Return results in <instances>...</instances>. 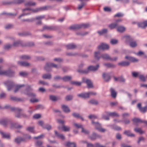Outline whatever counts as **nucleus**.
Here are the masks:
<instances>
[{"mask_svg":"<svg viewBox=\"0 0 147 147\" xmlns=\"http://www.w3.org/2000/svg\"><path fill=\"white\" fill-rule=\"evenodd\" d=\"M108 31V30L107 29L104 28L101 30L98 31L97 32L100 35H101L103 34L107 33Z\"/></svg>","mask_w":147,"mask_h":147,"instance_id":"obj_42","label":"nucleus"},{"mask_svg":"<svg viewBox=\"0 0 147 147\" xmlns=\"http://www.w3.org/2000/svg\"><path fill=\"white\" fill-rule=\"evenodd\" d=\"M65 146L67 147H77L76 144L75 142L69 141L66 142Z\"/></svg>","mask_w":147,"mask_h":147,"instance_id":"obj_30","label":"nucleus"},{"mask_svg":"<svg viewBox=\"0 0 147 147\" xmlns=\"http://www.w3.org/2000/svg\"><path fill=\"white\" fill-rule=\"evenodd\" d=\"M134 131L140 134H142L144 133V131H142L140 128H135L134 129Z\"/></svg>","mask_w":147,"mask_h":147,"instance_id":"obj_55","label":"nucleus"},{"mask_svg":"<svg viewBox=\"0 0 147 147\" xmlns=\"http://www.w3.org/2000/svg\"><path fill=\"white\" fill-rule=\"evenodd\" d=\"M94 58L97 60H99L101 57L100 53L99 51H95L94 52Z\"/></svg>","mask_w":147,"mask_h":147,"instance_id":"obj_34","label":"nucleus"},{"mask_svg":"<svg viewBox=\"0 0 147 147\" xmlns=\"http://www.w3.org/2000/svg\"><path fill=\"white\" fill-rule=\"evenodd\" d=\"M18 35L20 36H27L31 35V34L29 32H25L21 33H19Z\"/></svg>","mask_w":147,"mask_h":147,"instance_id":"obj_41","label":"nucleus"},{"mask_svg":"<svg viewBox=\"0 0 147 147\" xmlns=\"http://www.w3.org/2000/svg\"><path fill=\"white\" fill-rule=\"evenodd\" d=\"M125 59L128 60L132 62H136L138 61L139 60L133 57L129 56H126L125 57Z\"/></svg>","mask_w":147,"mask_h":147,"instance_id":"obj_25","label":"nucleus"},{"mask_svg":"<svg viewBox=\"0 0 147 147\" xmlns=\"http://www.w3.org/2000/svg\"><path fill=\"white\" fill-rule=\"evenodd\" d=\"M70 84L71 85H74L77 86H80L81 85L82 82L76 81H71L70 82Z\"/></svg>","mask_w":147,"mask_h":147,"instance_id":"obj_54","label":"nucleus"},{"mask_svg":"<svg viewBox=\"0 0 147 147\" xmlns=\"http://www.w3.org/2000/svg\"><path fill=\"white\" fill-rule=\"evenodd\" d=\"M90 26L89 24L82 23L81 24H75L69 27V29L71 30H80L83 28H86Z\"/></svg>","mask_w":147,"mask_h":147,"instance_id":"obj_1","label":"nucleus"},{"mask_svg":"<svg viewBox=\"0 0 147 147\" xmlns=\"http://www.w3.org/2000/svg\"><path fill=\"white\" fill-rule=\"evenodd\" d=\"M26 130L34 134L35 133L34 130V127H29L26 129Z\"/></svg>","mask_w":147,"mask_h":147,"instance_id":"obj_53","label":"nucleus"},{"mask_svg":"<svg viewBox=\"0 0 147 147\" xmlns=\"http://www.w3.org/2000/svg\"><path fill=\"white\" fill-rule=\"evenodd\" d=\"M77 96L80 98L86 99L89 98V94L88 93V92L87 93L82 92L80 94H78Z\"/></svg>","mask_w":147,"mask_h":147,"instance_id":"obj_24","label":"nucleus"},{"mask_svg":"<svg viewBox=\"0 0 147 147\" xmlns=\"http://www.w3.org/2000/svg\"><path fill=\"white\" fill-rule=\"evenodd\" d=\"M4 109H9L11 111H15L16 112H18L19 111H20L21 110L20 109H18V108L16 107H11L10 105H7L5 106V107H3Z\"/></svg>","mask_w":147,"mask_h":147,"instance_id":"obj_18","label":"nucleus"},{"mask_svg":"<svg viewBox=\"0 0 147 147\" xmlns=\"http://www.w3.org/2000/svg\"><path fill=\"white\" fill-rule=\"evenodd\" d=\"M61 128L62 130L64 131H69L70 130V128L69 127L64 125H62Z\"/></svg>","mask_w":147,"mask_h":147,"instance_id":"obj_50","label":"nucleus"},{"mask_svg":"<svg viewBox=\"0 0 147 147\" xmlns=\"http://www.w3.org/2000/svg\"><path fill=\"white\" fill-rule=\"evenodd\" d=\"M35 46V44L33 42H28L24 44V47H33Z\"/></svg>","mask_w":147,"mask_h":147,"instance_id":"obj_38","label":"nucleus"},{"mask_svg":"<svg viewBox=\"0 0 147 147\" xmlns=\"http://www.w3.org/2000/svg\"><path fill=\"white\" fill-rule=\"evenodd\" d=\"M42 77L43 79H51L52 77V76L51 74H44L42 75Z\"/></svg>","mask_w":147,"mask_h":147,"instance_id":"obj_44","label":"nucleus"},{"mask_svg":"<svg viewBox=\"0 0 147 147\" xmlns=\"http://www.w3.org/2000/svg\"><path fill=\"white\" fill-rule=\"evenodd\" d=\"M18 109H20L21 110L18 112H16L15 111H14L13 112L16 113H18L17 114L15 115V117L17 118H20L21 116V113H20V112L22 111V109H21L18 108Z\"/></svg>","mask_w":147,"mask_h":147,"instance_id":"obj_49","label":"nucleus"},{"mask_svg":"<svg viewBox=\"0 0 147 147\" xmlns=\"http://www.w3.org/2000/svg\"><path fill=\"white\" fill-rule=\"evenodd\" d=\"M54 132L55 135L57 137H58L62 140H64L65 139V137L63 134H60L56 131H55Z\"/></svg>","mask_w":147,"mask_h":147,"instance_id":"obj_39","label":"nucleus"},{"mask_svg":"<svg viewBox=\"0 0 147 147\" xmlns=\"http://www.w3.org/2000/svg\"><path fill=\"white\" fill-rule=\"evenodd\" d=\"M31 73L34 75H37L39 74L37 69L35 68L32 69Z\"/></svg>","mask_w":147,"mask_h":147,"instance_id":"obj_57","label":"nucleus"},{"mask_svg":"<svg viewBox=\"0 0 147 147\" xmlns=\"http://www.w3.org/2000/svg\"><path fill=\"white\" fill-rule=\"evenodd\" d=\"M35 144L36 146L40 147L42 144V142L41 141L38 140L35 142Z\"/></svg>","mask_w":147,"mask_h":147,"instance_id":"obj_59","label":"nucleus"},{"mask_svg":"<svg viewBox=\"0 0 147 147\" xmlns=\"http://www.w3.org/2000/svg\"><path fill=\"white\" fill-rule=\"evenodd\" d=\"M8 125H9V128L11 129L14 128H20L22 127L21 125L18 124L16 122H13L10 120H9Z\"/></svg>","mask_w":147,"mask_h":147,"instance_id":"obj_8","label":"nucleus"},{"mask_svg":"<svg viewBox=\"0 0 147 147\" xmlns=\"http://www.w3.org/2000/svg\"><path fill=\"white\" fill-rule=\"evenodd\" d=\"M36 61H44L45 60V59L41 56H36L35 57Z\"/></svg>","mask_w":147,"mask_h":147,"instance_id":"obj_62","label":"nucleus"},{"mask_svg":"<svg viewBox=\"0 0 147 147\" xmlns=\"http://www.w3.org/2000/svg\"><path fill=\"white\" fill-rule=\"evenodd\" d=\"M112 129L117 131H119L121 130V128L116 125H113L111 126Z\"/></svg>","mask_w":147,"mask_h":147,"instance_id":"obj_56","label":"nucleus"},{"mask_svg":"<svg viewBox=\"0 0 147 147\" xmlns=\"http://www.w3.org/2000/svg\"><path fill=\"white\" fill-rule=\"evenodd\" d=\"M102 138V136L100 134L94 132H93L91 135H89L88 136V138L92 141H94L97 139H100Z\"/></svg>","mask_w":147,"mask_h":147,"instance_id":"obj_9","label":"nucleus"},{"mask_svg":"<svg viewBox=\"0 0 147 147\" xmlns=\"http://www.w3.org/2000/svg\"><path fill=\"white\" fill-rule=\"evenodd\" d=\"M49 99L54 102L58 100H61V98L60 96H56L53 95H50L49 96Z\"/></svg>","mask_w":147,"mask_h":147,"instance_id":"obj_23","label":"nucleus"},{"mask_svg":"<svg viewBox=\"0 0 147 147\" xmlns=\"http://www.w3.org/2000/svg\"><path fill=\"white\" fill-rule=\"evenodd\" d=\"M32 90V89L31 87V86L30 85H28L23 93L28 96L35 97L36 96V94L30 92Z\"/></svg>","mask_w":147,"mask_h":147,"instance_id":"obj_4","label":"nucleus"},{"mask_svg":"<svg viewBox=\"0 0 147 147\" xmlns=\"http://www.w3.org/2000/svg\"><path fill=\"white\" fill-rule=\"evenodd\" d=\"M99 67L100 66L99 64H97L95 66L93 65H90L87 68L88 70V73L90 71H97Z\"/></svg>","mask_w":147,"mask_h":147,"instance_id":"obj_15","label":"nucleus"},{"mask_svg":"<svg viewBox=\"0 0 147 147\" xmlns=\"http://www.w3.org/2000/svg\"><path fill=\"white\" fill-rule=\"evenodd\" d=\"M81 4L78 5L77 9L79 10H81L86 4V1L81 2Z\"/></svg>","mask_w":147,"mask_h":147,"instance_id":"obj_48","label":"nucleus"},{"mask_svg":"<svg viewBox=\"0 0 147 147\" xmlns=\"http://www.w3.org/2000/svg\"><path fill=\"white\" fill-rule=\"evenodd\" d=\"M77 55L82 58H86L88 57V55L83 53H77Z\"/></svg>","mask_w":147,"mask_h":147,"instance_id":"obj_63","label":"nucleus"},{"mask_svg":"<svg viewBox=\"0 0 147 147\" xmlns=\"http://www.w3.org/2000/svg\"><path fill=\"white\" fill-rule=\"evenodd\" d=\"M14 141L18 144H20L22 142H25L24 139L21 137H18L16 138Z\"/></svg>","mask_w":147,"mask_h":147,"instance_id":"obj_32","label":"nucleus"},{"mask_svg":"<svg viewBox=\"0 0 147 147\" xmlns=\"http://www.w3.org/2000/svg\"><path fill=\"white\" fill-rule=\"evenodd\" d=\"M82 82L86 83L87 85L88 88H92L93 85L91 80L86 78H82Z\"/></svg>","mask_w":147,"mask_h":147,"instance_id":"obj_10","label":"nucleus"},{"mask_svg":"<svg viewBox=\"0 0 147 147\" xmlns=\"http://www.w3.org/2000/svg\"><path fill=\"white\" fill-rule=\"evenodd\" d=\"M73 98V96L72 95L69 94L67 95L65 97V100L66 101H68L72 100Z\"/></svg>","mask_w":147,"mask_h":147,"instance_id":"obj_47","label":"nucleus"},{"mask_svg":"<svg viewBox=\"0 0 147 147\" xmlns=\"http://www.w3.org/2000/svg\"><path fill=\"white\" fill-rule=\"evenodd\" d=\"M110 91L111 92V97L114 98H115L117 96V93L115 89L111 87L110 88Z\"/></svg>","mask_w":147,"mask_h":147,"instance_id":"obj_28","label":"nucleus"},{"mask_svg":"<svg viewBox=\"0 0 147 147\" xmlns=\"http://www.w3.org/2000/svg\"><path fill=\"white\" fill-rule=\"evenodd\" d=\"M4 84L7 86L8 90H10L13 86L14 85L13 82L10 81H7L4 82Z\"/></svg>","mask_w":147,"mask_h":147,"instance_id":"obj_14","label":"nucleus"},{"mask_svg":"<svg viewBox=\"0 0 147 147\" xmlns=\"http://www.w3.org/2000/svg\"><path fill=\"white\" fill-rule=\"evenodd\" d=\"M101 58L104 60H110L111 61H116L117 59V57H115L114 58L111 57L107 53H104L101 55Z\"/></svg>","mask_w":147,"mask_h":147,"instance_id":"obj_6","label":"nucleus"},{"mask_svg":"<svg viewBox=\"0 0 147 147\" xmlns=\"http://www.w3.org/2000/svg\"><path fill=\"white\" fill-rule=\"evenodd\" d=\"M97 49L99 50H108L109 49V46L105 43H102L98 46L97 47Z\"/></svg>","mask_w":147,"mask_h":147,"instance_id":"obj_11","label":"nucleus"},{"mask_svg":"<svg viewBox=\"0 0 147 147\" xmlns=\"http://www.w3.org/2000/svg\"><path fill=\"white\" fill-rule=\"evenodd\" d=\"M91 122L94 125L95 129L98 130L99 132L104 133L107 130L106 129L102 127L101 124L98 122H95L93 120H92Z\"/></svg>","mask_w":147,"mask_h":147,"instance_id":"obj_3","label":"nucleus"},{"mask_svg":"<svg viewBox=\"0 0 147 147\" xmlns=\"http://www.w3.org/2000/svg\"><path fill=\"white\" fill-rule=\"evenodd\" d=\"M18 64L21 66L23 67H26L29 66L30 64L26 62L19 61L18 62Z\"/></svg>","mask_w":147,"mask_h":147,"instance_id":"obj_36","label":"nucleus"},{"mask_svg":"<svg viewBox=\"0 0 147 147\" xmlns=\"http://www.w3.org/2000/svg\"><path fill=\"white\" fill-rule=\"evenodd\" d=\"M24 86L25 85L24 84L19 85L16 86L14 90V92H16L20 88L22 87H24Z\"/></svg>","mask_w":147,"mask_h":147,"instance_id":"obj_61","label":"nucleus"},{"mask_svg":"<svg viewBox=\"0 0 147 147\" xmlns=\"http://www.w3.org/2000/svg\"><path fill=\"white\" fill-rule=\"evenodd\" d=\"M0 134L3 138L9 139L10 138V134L9 133L5 132L1 130H0Z\"/></svg>","mask_w":147,"mask_h":147,"instance_id":"obj_17","label":"nucleus"},{"mask_svg":"<svg viewBox=\"0 0 147 147\" xmlns=\"http://www.w3.org/2000/svg\"><path fill=\"white\" fill-rule=\"evenodd\" d=\"M1 67L0 66V75L8 77H12L14 76L15 72L9 68L5 71L1 70Z\"/></svg>","mask_w":147,"mask_h":147,"instance_id":"obj_2","label":"nucleus"},{"mask_svg":"<svg viewBox=\"0 0 147 147\" xmlns=\"http://www.w3.org/2000/svg\"><path fill=\"white\" fill-rule=\"evenodd\" d=\"M52 7L51 5L45 6L44 7L36 8V11H35L38 12L39 11L48 10L49 9H52Z\"/></svg>","mask_w":147,"mask_h":147,"instance_id":"obj_16","label":"nucleus"},{"mask_svg":"<svg viewBox=\"0 0 147 147\" xmlns=\"http://www.w3.org/2000/svg\"><path fill=\"white\" fill-rule=\"evenodd\" d=\"M123 134L128 137H134L135 136L134 134L132 133L130 130H125Z\"/></svg>","mask_w":147,"mask_h":147,"instance_id":"obj_29","label":"nucleus"},{"mask_svg":"<svg viewBox=\"0 0 147 147\" xmlns=\"http://www.w3.org/2000/svg\"><path fill=\"white\" fill-rule=\"evenodd\" d=\"M21 59L22 60L29 59H31L30 57L28 55H23L20 57Z\"/></svg>","mask_w":147,"mask_h":147,"instance_id":"obj_58","label":"nucleus"},{"mask_svg":"<svg viewBox=\"0 0 147 147\" xmlns=\"http://www.w3.org/2000/svg\"><path fill=\"white\" fill-rule=\"evenodd\" d=\"M123 38L125 39V42L126 44L129 43L132 41L134 39L133 38L131 37L130 36L128 35H125L122 37Z\"/></svg>","mask_w":147,"mask_h":147,"instance_id":"obj_12","label":"nucleus"},{"mask_svg":"<svg viewBox=\"0 0 147 147\" xmlns=\"http://www.w3.org/2000/svg\"><path fill=\"white\" fill-rule=\"evenodd\" d=\"M125 28L122 25H118L117 28V31L120 33L124 32L125 30Z\"/></svg>","mask_w":147,"mask_h":147,"instance_id":"obj_33","label":"nucleus"},{"mask_svg":"<svg viewBox=\"0 0 147 147\" xmlns=\"http://www.w3.org/2000/svg\"><path fill=\"white\" fill-rule=\"evenodd\" d=\"M45 30L51 31H57L59 30V28L57 26H47L45 25L43 27L42 30H40V31L42 32Z\"/></svg>","mask_w":147,"mask_h":147,"instance_id":"obj_7","label":"nucleus"},{"mask_svg":"<svg viewBox=\"0 0 147 147\" xmlns=\"http://www.w3.org/2000/svg\"><path fill=\"white\" fill-rule=\"evenodd\" d=\"M24 44L23 43V41L20 40H18L14 42L13 44H12L13 47H18L20 45L21 47H24Z\"/></svg>","mask_w":147,"mask_h":147,"instance_id":"obj_21","label":"nucleus"},{"mask_svg":"<svg viewBox=\"0 0 147 147\" xmlns=\"http://www.w3.org/2000/svg\"><path fill=\"white\" fill-rule=\"evenodd\" d=\"M118 65L122 67H127L130 65V62L128 61H122L118 63Z\"/></svg>","mask_w":147,"mask_h":147,"instance_id":"obj_26","label":"nucleus"},{"mask_svg":"<svg viewBox=\"0 0 147 147\" xmlns=\"http://www.w3.org/2000/svg\"><path fill=\"white\" fill-rule=\"evenodd\" d=\"M117 24L115 23V22L114 23H112L108 26V27L111 30H113L116 28H117Z\"/></svg>","mask_w":147,"mask_h":147,"instance_id":"obj_43","label":"nucleus"},{"mask_svg":"<svg viewBox=\"0 0 147 147\" xmlns=\"http://www.w3.org/2000/svg\"><path fill=\"white\" fill-rule=\"evenodd\" d=\"M66 46L67 50L75 49L76 47V45L73 43L67 45Z\"/></svg>","mask_w":147,"mask_h":147,"instance_id":"obj_40","label":"nucleus"},{"mask_svg":"<svg viewBox=\"0 0 147 147\" xmlns=\"http://www.w3.org/2000/svg\"><path fill=\"white\" fill-rule=\"evenodd\" d=\"M81 132L82 133L84 134L85 135H88L90 134L89 131L86 129H84L83 127L82 128Z\"/></svg>","mask_w":147,"mask_h":147,"instance_id":"obj_60","label":"nucleus"},{"mask_svg":"<svg viewBox=\"0 0 147 147\" xmlns=\"http://www.w3.org/2000/svg\"><path fill=\"white\" fill-rule=\"evenodd\" d=\"M140 111L142 113H145L147 111V106L142 107L140 110Z\"/></svg>","mask_w":147,"mask_h":147,"instance_id":"obj_64","label":"nucleus"},{"mask_svg":"<svg viewBox=\"0 0 147 147\" xmlns=\"http://www.w3.org/2000/svg\"><path fill=\"white\" fill-rule=\"evenodd\" d=\"M77 71L80 73H83L86 74L88 73V69L84 70L78 69Z\"/></svg>","mask_w":147,"mask_h":147,"instance_id":"obj_52","label":"nucleus"},{"mask_svg":"<svg viewBox=\"0 0 147 147\" xmlns=\"http://www.w3.org/2000/svg\"><path fill=\"white\" fill-rule=\"evenodd\" d=\"M61 109L65 113H67L70 112V110L67 106L62 105L61 106Z\"/></svg>","mask_w":147,"mask_h":147,"instance_id":"obj_37","label":"nucleus"},{"mask_svg":"<svg viewBox=\"0 0 147 147\" xmlns=\"http://www.w3.org/2000/svg\"><path fill=\"white\" fill-rule=\"evenodd\" d=\"M45 70L47 72H50L52 71L51 62H48L46 63L44 67Z\"/></svg>","mask_w":147,"mask_h":147,"instance_id":"obj_20","label":"nucleus"},{"mask_svg":"<svg viewBox=\"0 0 147 147\" xmlns=\"http://www.w3.org/2000/svg\"><path fill=\"white\" fill-rule=\"evenodd\" d=\"M10 100H11L16 102H23L24 101V98H19L16 96H10Z\"/></svg>","mask_w":147,"mask_h":147,"instance_id":"obj_22","label":"nucleus"},{"mask_svg":"<svg viewBox=\"0 0 147 147\" xmlns=\"http://www.w3.org/2000/svg\"><path fill=\"white\" fill-rule=\"evenodd\" d=\"M28 75V73L26 71H20L19 74V75L20 76L25 78Z\"/></svg>","mask_w":147,"mask_h":147,"instance_id":"obj_46","label":"nucleus"},{"mask_svg":"<svg viewBox=\"0 0 147 147\" xmlns=\"http://www.w3.org/2000/svg\"><path fill=\"white\" fill-rule=\"evenodd\" d=\"M103 65L107 68L113 69L115 68L116 67V66L115 65L110 63H104Z\"/></svg>","mask_w":147,"mask_h":147,"instance_id":"obj_27","label":"nucleus"},{"mask_svg":"<svg viewBox=\"0 0 147 147\" xmlns=\"http://www.w3.org/2000/svg\"><path fill=\"white\" fill-rule=\"evenodd\" d=\"M102 76L104 81L106 82H109L111 79L110 75L108 73H103L102 74Z\"/></svg>","mask_w":147,"mask_h":147,"instance_id":"obj_13","label":"nucleus"},{"mask_svg":"<svg viewBox=\"0 0 147 147\" xmlns=\"http://www.w3.org/2000/svg\"><path fill=\"white\" fill-rule=\"evenodd\" d=\"M132 121L133 125L136 126H138V123H144L147 126V121H143L141 119L136 117H134Z\"/></svg>","mask_w":147,"mask_h":147,"instance_id":"obj_5","label":"nucleus"},{"mask_svg":"<svg viewBox=\"0 0 147 147\" xmlns=\"http://www.w3.org/2000/svg\"><path fill=\"white\" fill-rule=\"evenodd\" d=\"M9 119H2L0 120V124L3 125L5 127L7 126L8 125V123Z\"/></svg>","mask_w":147,"mask_h":147,"instance_id":"obj_31","label":"nucleus"},{"mask_svg":"<svg viewBox=\"0 0 147 147\" xmlns=\"http://www.w3.org/2000/svg\"><path fill=\"white\" fill-rule=\"evenodd\" d=\"M1 4L4 5H14L13 1H3L1 2Z\"/></svg>","mask_w":147,"mask_h":147,"instance_id":"obj_35","label":"nucleus"},{"mask_svg":"<svg viewBox=\"0 0 147 147\" xmlns=\"http://www.w3.org/2000/svg\"><path fill=\"white\" fill-rule=\"evenodd\" d=\"M45 17V16L44 15L38 16L36 17L35 18H34L35 20H38V21L36 22V24L38 25H41L42 24V22L41 20L44 18Z\"/></svg>","mask_w":147,"mask_h":147,"instance_id":"obj_19","label":"nucleus"},{"mask_svg":"<svg viewBox=\"0 0 147 147\" xmlns=\"http://www.w3.org/2000/svg\"><path fill=\"white\" fill-rule=\"evenodd\" d=\"M129 45L132 48H135L137 46V44L134 39L132 41L129 43Z\"/></svg>","mask_w":147,"mask_h":147,"instance_id":"obj_51","label":"nucleus"},{"mask_svg":"<svg viewBox=\"0 0 147 147\" xmlns=\"http://www.w3.org/2000/svg\"><path fill=\"white\" fill-rule=\"evenodd\" d=\"M71 79V76H66L62 77V80L65 82L70 80Z\"/></svg>","mask_w":147,"mask_h":147,"instance_id":"obj_45","label":"nucleus"}]
</instances>
